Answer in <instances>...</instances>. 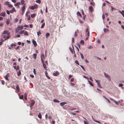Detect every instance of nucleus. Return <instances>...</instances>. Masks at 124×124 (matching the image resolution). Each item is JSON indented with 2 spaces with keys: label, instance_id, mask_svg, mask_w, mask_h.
<instances>
[{
  "label": "nucleus",
  "instance_id": "f257e3e1",
  "mask_svg": "<svg viewBox=\"0 0 124 124\" xmlns=\"http://www.w3.org/2000/svg\"><path fill=\"white\" fill-rule=\"evenodd\" d=\"M23 26H20V25H18V26L16 30V32H18L20 30H21L23 29Z\"/></svg>",
  "mask_w": 124,
  "mask_h": 124
},
{
  "label": "nucleus",
  "instance_id": "f03ea898",
  "mask_svg": "<svg viewBox=\"0 0 124 124\" xmlns=\"http://www.w3.org/2000/svg\"><path fill=\"white\" fill-rule=\"evenodd\" d=\"M104 74L105 75V77L108 79V80L109 81H110L111 79H110V76L108 75V74H106V73L105 72L104 73Z\"/></svg>",
  "mask_w": 124,
  "mask_h": 124
},
{
  "label": "nucleus",
  "instance_id": "7ed1b4c3",
  "mask_svg": "<svg viewBox=\"0 0 124 124\" xmlns=\"http://www.w3.org/2000/svg\"><path fill=\"white\" fill-rule=\"evenodd\" d=\"M25 4H24L23 6V7L22 8V15H23L24 12L25 11Z\"/></svg>",
  "mask_w": 124,
  "mask_h": 124
},
{
  "label": "nucleus",
  "instance_id": "20e7f679",
  "mask_svg": "<svg viewBox=\"0 0 124 124\" xmlns=\"http://www.w3.org/2000/svg\"><path fill=\"white\" fill-rule=\"evenodd\" d=\"M35 103V101L33 100H31V105L30 106V107H32L34 105V104Z\"/></svg>",
  "mask_w": 124,
  "mask_h": 124
},
{
  "label": "nucleus",
  "instance_id": "39448f33",
  "mask_svg": "<svg viewBox=\"0 0 124 124\" xmlns=\"http://www.w3.org/2000/svg\"><path fill=\"white\" fill-rule=\"evenodd\" d=\"M42 62L43 64V65L44 68V69L45 70L46 69V65L45 64L44 62V61H43L42 60Z\"/></svg>",
  "mask_w": 124,
  "mask_h": 124
},
{
  "label": "nucleus",
  "instance_id": "423d86ee",
  "mask_svg": "<svg viewBox=\"0 0 124 124\" xmlns=\"http://www.w3.org/2000/svg\"><path fill=\"white\" fill-rule=\"evenodd\" d=\"M32 42L35 47H36L37 46V44L36 43V42L33 39H32Z\"/></svg>",
  "mask_w": 124,
  "mask_h": 124
},
{
  "label": "nucleus",
  "instance_id": "0eeeda50",
  "mask_svg": "<svg viewBox=\"0 0 124 124\" xmlns=\"http://www.w3.org/2000/svg\"><path fill=\"white\" fill-rule=\"evenodd\" d=\"M10 36H6V35H4L3 36V38L5 40H6L9 38Z\"/></svg>",
  "mask_w": 124,
  "mask_h": 124
},
{
  "label": "nucleus",
  "instance_id": "6e6552de",
  "mask_svg": "<svg viewBox=\"0 0 124 124\" xmlns=\"http://www.w3.org/2000/svg\"><path fill=\"white\" fill-rule=\"evenodd\" d=\"M41 61L42 62V60L44 61V60L45 59V57L44 54H42L41 56Z\"/></svg>",
  "mask_w": 124,
  "mask_h": 124
},
{
  "label": "nucleus",
  "instance_id": "1a4fd4ad",
  "mask_svg": "<svg viewBox=\"0 0 124 124\" xmlns=\"http://www.w3.org/2000/svg\"><path fill=\"white\" fill-rule=\"evenodd\" d=\"M89 9L91 12H93L94 10L92 6H90L89 7Z\"/></svg>",
  "mask_w": 124,
  "mask_h": 124
},
{
  "label": "nucleus",
  "instance_id": "9d476101",
  "mask_svg": "<svg viewBox=\"0 0 124 124\" xmlns=\"http://www.w3.org/2000/svg\"><path fill=\"white\" fill-rule=\"evenodd\" d=\"M110 99L112 101H113L114 102L116 103V104L117 105H118L119 104L118 103V102L116 101H115L112 98H110Z\"/></svg>",
  "mask_w": 124,
  "mask_h": 124
},
{
  "label": "nucleus",
  "instance_id": "9b49d317",
  "mask_svg": "<svg viewBox=\"0 0 124 124\" xmlns=\"http://www.w3.org/2000/svg\"><path fill=\"white\" fill-rule=\"evenodd\" d=\"M6 13L4 12H2L1 13L0 16L3 17H4L5 16Z\"/></svg>",
  "mask_w": 124,
  "mask_h": 124
},
{
  "label": "nucleus",
  "instance_id": "f8f14e48",
  "mask_svg": "<svg viewBox=\"0 0 124 124\" xmlns=\"http://www.w3.org/2000/svg\"><path fill=\"white\" fill-rule=\"evenodd\" d=\"M16 89L17 91L18 92H19L20 90V88L19 85L18 84H17L16 85Z\"/></svg>",
  "mask_w": 124,
  "mask_h": 124
},
{
  "label": "nucleus",
  "instance_id": "ddd939ff",
  "mask_svg": "<svg viewBox=\"0 0 124 124\" xmlns=\"http://www.w3.org/2000/svg\"><path fill=\"white\" fill-rule=\"evenodd\" d=\"M3 34H6L8 33V34H7L8 35H9L10 34L9 32H8V31L7 30L3 32Z\"/></svg>",
  "mask_w": 124,
  "mask_h": 124
},
{
  "label": "nucleus",
  "instance_id": "4468645a",
  "mask_svg": "<svg viewBox=\"0 0 124 124\" xmlns=\"http://www.w3.org/2000/svg\"><path fill=\"white\" fill-rule=\"evenodd\" d=\"M9 76V73H7L5 77V79L7 80H8V78Z\"/></svg>",
  "mask_w": 124,
  "mask_h": 124
},
{
  "label": "nucleus",
  "instance_id": "2eb2a0df",
  "mask_svg": "<svg viewBox=\"0 0 124 124\" xmlns=\"http://www.w3.org/2000/svg\"><path fill=\"white\" fill-rule=\"evenodd\" d=\"M45 74L46 75V76L47 78L49 79H50V78L48 76V73L46 71H45Z\"/></svg>",
  "mask_w": 124,
  "mask_h": 124
},
{
  "label": "nucleus",
  "instance_id": "dca6fc26",
  "mask_svg": "<svg viewBox=\"0 0 124 124\" xmlns=\"http://www.w3.org/2000/svg\"><path fill=\"white\" fill-rule=\"evenodd\" d=\"M73 49H72L70 47V52H71L72 54H73V53H74V52L73 51L74 50V48L73 47Z\"/></svg>",
  "mask_w": 124,
  "mask_h": 124
},
{
  "label": "nucleus",
  "instance_id": "f3484780",
  "mask_svg": "<svg viewBox=\"0 0 124 124\" xmlns=\"http://www.w3.org/2000/svg\"><path fill=\"white\" fill-rule=\"evenodd\" d=\"M37 55L35 53L33 55V57L34 59H35L36 58V56Z\"/></svg>",
  "mask_w": 124,
  "mask_h": 124
},
{
  "label": "nucleus",
  "instance_id": "a211bd4d",
  "mask_svg": "<svg viewBox=\"0 0 124 124\" xmlns=\"http://www.w3.org/2000/svg\"><path fill=\"white\" fill-rule=\"evenodd\" d=\"M67 103L65 102H62L60 103V104L61 106H62L64 105L65 104H66Z\"/></svg>",
  "mask_w": 124,
  "mask_h": 124
},
{
  "label": "nucleus",
  "instance_id": "6ab92c4d",
  "mask_svg": "<svg viewBox=\"0 0 124 124\" xmlns=\"http://www.w3.org/2000/svg\"><path fill=\"white\" fill-rule=\"evenodd\" d=\"M93 120L94 121H95V122L100 124H101V122L100 121L95 120L93 118Z\"/></svg>",
  "mask_w": 124,
  "mask_h": 124
},
{
  "label": "nucleus",
  "instance_id": "aec40b11",
  "mask_svg": "<svg viewBox=\"0 0 124 124\" xmlns=\"http://www.w3.org/2000/svg\"><path fill=\"white\" fill-rule=\"evenodd\" d=\"M38 117L40 119H41L42 118V115L40 113H39L38 115Z\"/></svg>",
  "mask_w": 124,
  "mask_h": 124
},
{
  "label": "nucleus",
  "instance_id": "412c9836",
  "mask_svg": "<svg viewBox=\"0 0 124 124\" xmlns=\"http://www.w3.org/2000/svg\"><path fill=\"white\" fill-rule=\"evenodd\" d=\"M103 30L105 32H106L107 31H109L108 29L105 28Z\"/></svg>",
  "mask_w": 124,
  "mask_h": 124
},
{
  "label": "nucleus",
  "instance_id": "4be33fe9",
  "mask_svg": "<svg viewBox=\"0 0 124 124\" xmlns=\"http://www.w3.org/2000/svg\"><path fill=\"white\" fill-rule=\"evenodd\" d=\"M50 34L49 33H47L46 34V38H47L50 35Z\"/></svg>",
  "mask_w": 124,
  "mask_h": 124
},
{
  "label": "nucleus",
  "instance_id": "5701e85b",
  "mask_svg": "<svg viewBox=\"0 0 124 124\" xmlns=\"http://www.w3.org/2000/svg\"><path fill=\"white\" fill-rule=\"evenodd\" d=\"M53 101L55 102L59 103L60 101L56 99H54L53 100Z\"/></svg>",
  "mask_w": 124,
  "mask_h": 124
},
{
  "label": "nucleus",
  "instance_id": "b1692460",
  "mask_svg": "<svg viewBox=\"0 0 124 124\" xmlns=\"http://www.w3.org/2000/svg\"><path fill=\"white\" fill-rule=\"evenodd\" d=\"M20 2H18L15 4V6H18L20 4Z\"/></svg>",
  "mask_w": 124,
  "mask_h": 124
},
{
  "label": "nucleus",
  "instance_id": "393cba45",
  "mask_svg": "<svg viewBox=\"0 0 124 124\" xmlns=\"http://www.w3.org/2000/svg\"><path fill=\"white\" fill-rule=\"evenodd\" d=\"M80 43L82 45H84V41L83 40H81L80 42Z\"/></svg>",
  "mask_w": 124,
  "mask_h": 124
},
{
  "label": "nucleus",
  "instance_id": "a878e982",
  "mask_svg": "<svg viewBox=\"0 0 124 124\" xmlns=\"http://www.w3.org/2000/svg\"><path fill=\"white\" fill-rule=\"evenodd\" d=\"M10 20L9 19H7L6 21L7 24V25H8L9 24V23H10Z\"/></svg>",
  "mask_w": 124,
  "mask_h": 124
},
{
  "label": "nucleus",
  "instance_id": "bb28decb",
  "mask_svg": "<svg viewBox=\"0 0 124 124\" xmlns=\"http://www.w3.org/2000/svg\"><path fill=\"white\" fill-rule=\"evenodd\" d=\"M88 82H89V83L90 85L92 86H93V85L90 81L88 80Z\"/></svg>",
  "mask_w": 124,
  "mask_h": 124
},
{
  "label": "nucleus",
  "instance_id": "cd10ccee",
  "mask_svg": "<svg viewBox=\"0 0 124 124\" xmlns=\"http://www.w3.org/2000/svg\"><path fill=\"white\" fill-rule=\"evenodd\" d=\"M24 35L25 36H28V33L27 31H25L24 33Z\"/></svg>",
  "mask_w": 124,
  "mask_h": 124
},
{
  "label": "nucleus",
  "instance_id": "c85d7f7f",
  "mask_svg": "<svg viewBox=\"0 0 124 124\" xmlns=\"http://www.w3.org/2000/svg\"><path fill=\"white\" fill-rule=\"evenodd\" d=\"M97 85L99 87L101 88H102V87L100 85V83H98V84H97Z\"/></svg>",
  "mask_w": 124,
  "mask_h": 124
},
{
  "label": "nucleus",
  "instance_id": "c756f323",
  "mask_svg": "<svg viewBox=\"0 0 124 124\" xmlns=\"http://www.w3.org/2000/svg\"><path fill=\"white\" fill-rule=\"evenodd\" d=\"M45 25V23H43L41 25V28H43L44 27Z\"/></svg>",
  "mask_w": 124,
  "mask_h": 124
},
{
  "label": "nucleus",
  "instance_id": "7c9ffc66",
  "mask_svg": "<svg viewBox=\"0 0 124 124\" xmlns=\"http://www.w3.org/2000/svg\"><path fill=\"white\" fill-rule=\"evenodd\" d=\"M90 4L93 6H94L95 5L94 3V2H90Z\"/></svg>",
  "mask_w": 124,
  "mask_h": 124
},
{
  "label": "nucleus",
  "instance_id": "2f4dec72",
  "mask_svg": "<svg viewBox=\"0 0 124 124\" xmlns=\"http://www.w3.org/2000/svg\"><path fill=\"white\" fill-rule=\"evenodd\" d=\"M24 32V31L23 30H22L21 31L19 32V33L20 34H22Z\"/></svg>",
  "mask_w": 124,
  "mask_h": 124
},
{
  "label": "nucleus",
  "instance_id": "473e14b6",
  "mask_svg": "<svg viewBox=\"0 0 124 124\" xmlns=\"http://www.w3.org/2000/svg\"><path fill=\"white\" fill-rule=\"evenodd\" d=\"M35 14H31V17L32 18H34L35 17Z\"/></svg>",
  "mask_w": 124,
  "mask_h": 124
},
{
  "label": "nucleus",
  "instance_id": "72a5a7b5",
  "mask_svg": "<svg viewBox=\"0 0 124 124\" xmlns=\"http://www.w3.org/2000/svg\"><path fill=\"white\" fill-rule=\"evenodd\" d=\"M53 75L55 76H57V75L56 72H54L53 73Z\"/></svg>",
  "mask_w": 124,
  "mask_h": 124
},
{
  "label": "nucleus",
  "instance_id": "f704fd0d",
  "mask_svg": "<svg viewBox=\"0 0 124 124\" xmlns=\"http://www.w3.org/2000/svg\"><path fill=\"white\" fill-rule=\"evenodd\" d=\"M41 34V33L40 31H39L37 32V34L38 36H39Z\"/></svg>",
  "mask_w": 124,
  "mask_h": 124
},
{
  "label": "nucleus",
  "instance_id": "c9c22d12",
  "mask_svg": "<svg viewBox=\"0 0 124 124\" xmlns=\"http://www.w3.org/2000/svg\"><path fill=\"white\" fill-rule=\"evenodd\" d=\"M9 4V2L8 1H6L5 3L4 4L6 5H8Z\"/></svg>",
  "mask_w": 124,
  "mask_h": 124
},
{
  "label": "nucleus",
  "instance_id": "e433bc0d",
  "mask_svg": "<svg viewBox=\"0 0 124 124\" xmlns=\"http://www.w3.org/2000/svg\"><path fill=\"white\" fill-rule=\"evenodd\" d=\"M30 8L31 9H32V10H34V8L33 6H31L30 7Z\"/></svg>",
  "mask_w": 124,
  "mask_h": 124
},
{
  "label": "nucleus",
  "instance_id": "4c0bfd02",
  "mask_svg": "<svg viewBox=\"0 0 124 124\" xmlns=\"http://www.w3.org/2000/svg\"><path fill=\"white\" fill-rule=\"evenodd\" d=\"M11 10H12V11L13 12H16V10L14 7Z\"/></svg>",
  "mask_w": 124,
  "mask_h": 124
},
{
  "label": "nucleus",
  "instance_id": "58836bf2",
  "mask_svg": "<svg viewBox=\"0 0 124 124\" xmlns=\"http://www.w3.org/2000/svg\"><path fill=\"white\" fill-rule=\"evenodd\" d=\"M77 14L78 15V16H80L81 17V15L79 12L78 11V12L77 13Z\"/></svg>",
  "mask_w": 124,
  "mask_h": 124
},
{
  "label": "nucleus",
  "instance_id": "ea45409f",
  "mask_svg": "<svg viewBox=\"0 0 124 124\" xmlns=\"http://www.w3.org/2000/svg\"><path fill=\"white\" fill-rule=\"evenodd\" d=\"M119 12L124 17V13H123V12H122L121 11H119Z\"/></svg>",
  "mask_w": 124,
  "mask_h": 124
},
{
  "label": "nucleus",
  "instance_id": "a19ab883",
  "mask_svg": "<svg viewBox=\"0 0 124 124\" xmlns=\"http://www.w3.org/2000/svg\"><path fill=\"white\" fill-rule=\"evenodd\" d=\"M80 66L82 68L83 70L84 71H85V69H84V67H83V66H82V65H80Z\"/></svg>",
  "mask_w": 124,
  "mask_h": 124
},
{
  "label": "nucleus",
  "instance_id": "79ce46f5",
  "mask_svg": "<svg viewBox=\"0 0 124 124\" xmlns=\"http://www.w3.org/2000/svg\"><path fill=\"white\" fill-rule=\"evenodd\" d=\"M24 2H24V0H21V4L22 5H23V4H24Z\"/></svg>",
  "mask_w": 124,
  "mask_h": 124
},
{
  "label": "nucleus",
  "instance_id": "37998d69",
  "mask_svg": "<svg viewBox=\"0 0 124 124\" xmlns=\"http://www.w3.org/2000/svg\"><path fill=\"white\" fill-rule=\"evenodd\" d=\"M80 55L81 58L82 59H83L84 58V56H83V54L81 53H80Z\"/></svg>",
  "mask_w": 124,
  "mask_h": 124
},
{
  "label": "nucleus",
  "instance_id": "c03bdc74",
  "mask_svg": "<svg viewBox=\"0 0 124 124\" xmlns=\"http://www.w3.org/2000/svg\"><path fill=\"white\" fill-rule=\"evenodd\" d=\"M95 80L96 83H97V84H98V83H100V81L99 80H97L96 79Z\"/></svg>",
  "mask_w": 124,
  "mask_h": 124
},
{
  "label": "nucleus",
  "instance_id": "a18cd8bd",
  "mask_svg": "<svg viewBox=\"0 0 124 124\" xmlns=\"http://www.w3.org/2000/svg\"><path fill=\"white\" fill-rule=\"evenodd\" d=\"M23 95H22L19 96V98L20 99H22L23 98Z\"/></svg>",
  "mask_w": 124,
  "mask_h": 124
},
{
  "label": "nucleus",
  "instance_id": "49530a36",
  "mask_svg": "<svg viewBox=\"0 0 124 124\" xmlns=\"http://www.w3.org/2000/svg\"><path fill=\"white\" fill-rule=\"evenodd\" d=\"M1 83L3 85H4L5 83V82L3 80H2L1 81Z\"/></svg>",
  "mask_w": 124,
  "mask_h": 124
},
{
  "label": "nucleus",
  "instance_id": "de8ad7c7",
  "mask_svg": "<svg viewBox=\"0 0 124 124\" xmlns=\"http://www.w3.org/2000/svg\"><path fill=\"white\" fill-rule=\"evenodd\" d=\"M21 72L20 71V70L19 71L18 73L17 74L18 76H20V75H21Z\"/></svg>",
  "mask_w": 124,
  "mask_h": 124
},
{
  "label": "nucleus",
  "instance_id": "09e8293b",
  "mask_svg": "<svg viewBox=\"0 0 124 124\" xmlns=\"http://www.w3.org/2000/svg\"><path fill=\"white\" fill-rule=\"evenodd\" d=\"M77 36V32L76 31H75V32L74 36V37H76Z\"/></svg>",
  "mask_w": 124,
  "mask_h": 124
},
{
  "label": "nucleus",
  "instance_id": "8fccbe9b",
  "mask_svg": "<svg viewBox=\"0 0 124 124\" xmlns=\"http://www.w3.org/2000/svg\"><path fill=\"white\" fill-rule=\"evenodd\" d=\"M8 7L10 8H12L13 7V6L11 4H9L8 5Z\"/></svg>",
  "mask_w": 124,
  "mask_h": 124
},
{
  "label": "nucleus",
  "instance_id": "3c124183",
  "mask_svg": "<svg viewBox=\"0 0 124 124\" xmlns=\"http://www.w3.org/2000/svg\"><path fill=\"white\" fill-rule=\"evenodd\" d=\"M14 21L15 22H17L18 20V19L17 18H15V19H14Z\"/></svg>",
  "mask_w": 124,
  "mask_h": 124
},
{
  "label": "nucleus",
  "instance_id": "603ef678",
  "mask_svg": "<svg viewBox=\"0 0 124 124\" xmlns=\"http://www.w3.org/2000/svg\"><path fill=\"white\" fill-rule=\"evenodd\" d=\"M34 6V9L38 7V6L36 5H35Z\"/></svg>",
  "mask_w": 124,
  "mask_h": 124
},
{
  "label": "nucleus",
  "instance_id": "864d4df0",
  "mask_svg": "<svg viewBox=\"0 0 124 124\" xmlns=\"http://www.w3.org/2000/svg\"><path fill=\"white\" fill-rule=\"evenodd\" d=\"M16 46V45L15 44H11L10 46Z\"/></svg>",
  "mask_w": 124,
  "mask_h": 124
},
{
  "label": "nucleus",
  "instance_id": "5fc2aeb1",
  "mask_svg": "<svg viewBox=\"0 0 124 124\" xmlns=\"http://www.w3.org/2000/svg\"><path fill=\"white\" fill-rule=\"evenodd\" d=\"M36 2L40 3H41V0H36Z\"/></svg>",
  "mask_w": 124,
  "mask_h": 124
},
{
  "label": "nucleus",
  "instance_id": "6e6d98bb",
  "mask_svg": "<svg viewBox=\"0 0 124 124\" xmlns=\"http://www.w3.org/2000/svg\"><path fill=\"white\" fill-rule=\"evenodd\" d=\"M33 72L34 73V74L35 75H36V72L35 69H33Z\"/></svg>",
  "mask_w": 124,
  "mask_h": 124
},
{
  "label": "nucleus",
  "instance_id": "4d7b16f0",
  "mask_svg": "<svg viewBox=\"0 0 124 124\" xmlns=\"http://www.w3.org/2000/svg\"><path fill=\"white\" fill-rule=\"evenodd\" d=\"M74 54V57H77V55L76 54L74 50L73 51Z\"/></svg>",
  "mask_w": 124,
  "mask_h": 124
},
{
  "label": "nucleus",
  "instance_id": "13d9d810",
  "mask_svg": "<svg viewBox=\"0 0 124 124\" xmlns=\"http://www.w3.org/2000/svg\"><path fill=\"white\" fill-rule=\"evenodd\" d=\"M93 47L92 46H89L88 47V48L89 49H91V48H92Z\"/></svg>",
  "mask_w": 124,
  "mask_h": 124
},
{
  "label": "nucleus",
  "instance_id": "bf43d9fd",
  "mask_svg": "<svg viewBox=\"0 0 124 124\" xmlns=\"http://www.w3.org/2000/svg\"><path fill=\"white\" fill-rule=\"evenodd\" d=\"M72 75H70L69 77V79H70L71 77H72Z\"/></svg>",
  "mask_w": 124,
  "mask_h": 124
},
{
  "label": "nucleus",
  "instance_id": "052dcab7",
  "mask_svg": "<svg viewBox=\"0 0 124 124\" xmlns=\"http://www.w3.org/2000/svg\"><path fill=\"white\" fill-rule=\"evenodd\" d=\"M102 19H104L105 18V17L104 14H103V15H102Z\"/></svg>",
  "mask_w": 124,
  "mask_h": 124
},
{
  "label": "nucleus",
  "instance_id": "680f3d73",
  "mask_svg": "<svg viewBox=\"0 0 124 124\" xmlns=\"http://www.w3.org/2000/svg\"><path fill=\"white\" fill-rule=\"evenodd\" d=\"M75 62L77 64H78V65H79V64L78 63V61L77 60H76L75 61Z\"/></svg>",
  "mask_w": 124,
  "mask_h": 124
},
{
  "label": "nucleus",
  "instance_id": "e2e57ef3",
  "mask_svg": "<svg viewBox=\"0 0 124 124\" xmlns=\"http://www.w3.org/2000/svg\"><path fill=\"white\" fill-rule=\"evenodd\" d=\"M88 31H88V28H87L86 30H85V32H88Z\"/></svg>",
  "mask_w": 124,
  "mask_h": 124
},
{
  "label": "nucleus",
  "instance_id": "0e129e2a",
  "mask_svg": "<svg viewBox=\"0 0 124 124\" xmlns=\"http://www.w3.org/2000/svg\"><path fill=\"white\" fill-rule=\"evenodd\" d=\"M20 35L19 34H18L16 35V37L17 38H19L20 37Z\"/></svg>",
  "mask_w": 124,
  "mask_h": 124
},
{
  "label": "nucleus",
  "instance_id": "69168bd1",
  "mask_svg": "<svg viewBox=\"0 0 124 124\" xmlns=\"http://www.w3.org/2000/svg\"><path fill=\"white\" fill-rule=\"evenodd\" d=\"M123 85L122 84H119V87H122V86H123Z\"/></svg>",
  "mask_w": 124,
  "mask_h": 124
},
{
  "label": "nucleus",
  "instance_id": "338daca9",
  "mask_svg": "<svg viewBox=\"0 0 124 124\" xmlns=\"http://www.w3.org/2000/svg\"><path fill=\"white\" fill-rule=\"evenodd\" d=\"M10 12L8 10H7L6 11V13H7V14L9 15L10 14L9 13Z\"/></svg>",
  "mask_w": 124,
  "mask_h": 124
},
{
  "label": "nucleus",
  "instance_id": "774afa93",
  "mask_svg": "<svg viewBox=\"0 0 124 124\" xmlns=\"http://www.w3.org/2000/svg\"><path fill=\"white\" fill-rule=\"evenodd\" d=\"M84 124H88V123L85 121H84Z\"/></svg>",
  "mask_w": 124,
  "mask_h": 124
}]
</instances>
